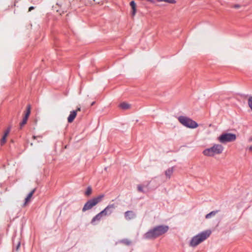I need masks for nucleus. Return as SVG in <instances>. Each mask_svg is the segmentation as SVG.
<instances>
[{"mask_svg": "<svg viewBox=\"0 0 252 252\" xmlns=\"http://www.w3.org/2000/svg\"><path fill=\"white\" fill-rule=\"evenodd\" d=\"M6 136H3L1 140V144L2 145L4 143H5V141H6Z\"/></svg>", "mask_w": 252, "mask_h": 252, "instance_id": "nucleus-24", "label": "nucleus"}, {"mask_svg": "<svg viewBox=\"0 0 252 252\" xmlns=\"http://www.w3.org/2000/svg\"><path fill=\"white\" fill-rule=\"evenodd\" d=\"M158 1V2H162V1H164V0H157Z\"/></svg>", "mask_w": 252, "mask_h": 252, "instance_id": "nucleus-32", "label": "nucleus"}, {"mask_svg": "<svg viewBox=\"0 0 252 252\" xmlns=\"http://www.w3.org/2000/svg\"><path fill=\"white\" fill-rule=\"evenodd\" d=\"M249 141L250 142H252V137H250V138H249Z\"/></svg>", "mask_w": 252, "mask_h": 252, "instance_id": "nucleus-33", "label": "nucleus"}, {"mask_svg": "<svg viewBox=\"0 0 252 252\" xmlns=\"http://www.w3.org/2000/svg\"><path fill=\"white\" fill-rule=\"evenodd\" d=\"M174 171V168L173 167L169 168L165 172V176L167 178L170 179L171 175H172Z\"/></svg>", "mask_w": 252, "mask_h": 252, "instance_id": "nucleus-12", "label": "nucleus"}, {"mask_svg": "<svg viewBox=\"0 0 252 252\" xmlns=\"http://www.w3.org/2000/svg\"><path fill=\"white\" fill-rule=\"evenodd\" d=\"M223 149V147L221 144H215L212 147L205 149L203 151V154L207 157H214L215 155L221 154Z\"/></svg>", "mask_w": 252, "mask_h": 252, "instance_id": "nucleus-3", "label": "nucleus"}, {"mask_svg": "<svg viewBox=\"0 0 252 252\" xmlns=\"http://www.w3.org/2000/svg\"><path fill=\"white\" fill-rule=\"evenodd\" d=\"M164 2L169 3H175L176 2V1L175 0H165Z\"/></svg>", "mask_w": 252, "mask_h": 252, "instance_id": "nucleus-23", "label": "nucleus"}, {"mask_svg": "<svg viewBox=\"0 0 252 252\" xmlns=\"http://www.w3.org/2000/svg\"><path fill=\"white\" fill-rule=\"evenodd\" d=\"M20 247H21L20 242L19 241H18L16 244H14V245L13 246V249L16 251H19L21 250L20 249Z\"/></svg>", "mask_w": 252, "mask_h": 252, "instance_id": "nucleus-15", "label": "nucleus"}, {"mask_svg": "<svg viewBox=\"0 0 252 252\" xmlns=\"http://www.w3.org/2000/svg\"><path fill=\"white\" fill-rule=\"evenodd\" d=\"M30 113H31L30 106L29 105L27 107V111L25 116L29 117V116L30 114Z\"/></svg>", "mask_w": 252, "mask_h": 252, "instance_id": "nucleus-21", "label": "nucleus"}, {"mask_svg": "<svg viewBox=\"0 0 252 252\" xmlns=\"http://www.w3.org/2000/svg\"><path fill=\"white\" fill-rule=\"evenodd\" d=\"M119 106L122 109L126 110L129 109L130 107V105L126 102H122L120 104Z\"/></svg>", "mask_w": 252, "mask_h": 252, "instance_id": "nucleus-13", "label": "nucleus"}, {"mask_svg": "<svg viewBox=\"0 0 252 252\" xmlns=\"http://www.w3.org/2000/svg\"><path fill=\"white\" fill-rule=\"evenodd\" d=\"M130 5L131 6L132 9L136 8V4L134 1H131L130 2Z\"/></svg>", "mask_w": 252, "mask_h": 252, "instance_id": "nucleus-22", "label": "nucleus"}, {"mask_svg": "<svg viewBox=\"0 0 252 252\" xmlns=\"http://www.w3.org/2000/svg\"><path fill=\"white\" fill-rule=\"evenodd\" d=\"M103 197V195H100L88 201L84 205L82 209V211L85 212L92 209L94 206L100 202Z\"/></svg>", "mask_w": 252, "mask_h": 252, "instance_id": "nucleus-5", "label": "nucleus"}, {"mask_svg": "<svg viewBox=\"0 0 252 252\" xmlns=\"http://www.w3.org/2000/svg\"><path fill=\"white\" fill-rule=\"evenodd\" d=\"M120 242L127 246L130 245L131 243V241L127 239L122 240Z\"/></svg>", "mask_w": 252, "mask_h": 252, "instance_id": "nucleus-16", "label": "nucleus"}, {"mask_svg": "<svg viewBox=\"0 0 252 252\" xmlns=\"http://www.w3.org/2000/svg\"><path fill=\"white\" fill-rule=\"evenodd\" d=\"M137 189H138V191H139L140 192H143V187L141 185H138L137 186Z\"/></svg>", "mask_w": 252, "mask_h": 252, "instance_id": "nucleus-25", "label": "nucleus"}, {"mask_svg": "<svg viewBox=\"0 0 252 252\" xmlns=\"http://www.w3.org/2000/svg\"><path fill=\"white\" fill-rule=\"evenodd\" d=\"M92 189L91 187H89L87 188V190L85 192V194L87 196L90 195L92 193Z\"/></svg>", "mask_w": 252, "mask_h": 252, "instance_id": "nucleus-18", "label": "nucleus"}, {"mask_svg": "<svg viewBox=\"0 0 252 252\" xmlns=\"http://www.w3.org/2000/svg\"><path fill=\"white\" fill-rule=\"evenodd\" d=\"M34 9V7L31 6V7H30V8L29 9V11H32V10H33Z\"/></svg>", "mask_w": 252, "mask_h": 252, "instance_id": "nucleus-28", "label": "nucleus"}, {"mask_svg": "<svg viewBox=\"0 0 252 252\" xmlns=\"http://www.w3.org/2000/svg\"><path fill=\"white\" fill-rule=\"evenodd\" d=\"M249 150L251 152H252V146H250L249 147Z\"/></svg>", "mask_w": 252, "mask_h": 252, "instance_id": "nucleus-31", "label": "nucleus"}, {"mask_svg": "<svg viewBox=\"0 0 252 252\" xmlns=\"http://www.w3.org/2000/svg\"><path fill=\"white\" fill-rule=\"evenodd\" d=\"M77 115V111H72L70 112L69 116L67 118V121L68 123H72Z\"/></svg>", "mask_w": 252, "mask_h": 252, "instance_id": "nucleus-9", "label": "nucleus"}, {"mask_svg": "<svg viewBox=\"0 0 252 252\" xmlns=\"http://www.w3.org/2000/svg\"><path fill=\"white\" fill-rule=\"evenodd\" d=\"M236 139V135L231 133H223L218 138V140L221 143H226L234 141Z\"/></svg>", "mask_w": 252, "mask_h": 252, "instance_id": "nucleus-6", "label": "nucleus"}, {"mask_svg": "<svg viewBox=\"0 0 252 252\" xmlns=\"http://www.w3.org/2000/svg\"><path fill=\"white\" fill-rule=\"evenodd\" d=\"M30 113H31L30 106L29 105L27 107V111L25 116L29 117V116L30 114Z\"/></svg>", "mask_w": 252, "mask_h": 252, "instance_id": "nucleus-20", "label": "nucleus"}, {"mask_svg": "<svg viewBox=\"0 0 252 252\" xmlns=\"http://www.w3.org/2000/svg\"><path fill=\"white\" fill-rule=\"evenodd\" d=\"M178 120L182 125L189 128H195L198 126L196 122L187 117L181 116L178 117Z\"/></svg>", "mask_w": 252, "mask_h": 252, "instance_id": "nucleus-4", "label": "nucleus"}, {"mask_svg": "<svg viewBox=\"0 0 252 252\" xmlns=\"http://www.w3.org/2000/svg\"><path fill=\"white\" fill-rule=\"evenodd\" d=\"M94 104V102H92V104H91V105H93Z\"/></svg>", "mask_w": 252, "mask_h": 252, "instance_id": "nucleus-35", "label": "nucleus"}, {"mask_svg": "<svg viewBox=\"0 0 252 252\" xmlns=\"http://www.w3.org/2000/svg\"><path fill=\"white\" fill-rule=\"evenodd\" d=\"M102 216H104V215H103V213L101 211L100 213H99L98 214H97L95 217H94L91 221V223L94 225L95 222L96 221H99Z\"/></svg>", "mask_w": 252, "mask_h": 252, "instance_id": "nucleus-10", "label": "nucleus"}, {"mask_svg": "<svg viewBox=\"0 0 252 252\" xmlns=\"http://www.w3.org/2000/svg\"><path fill=\"white\" fill-rule=\"evenodd\" d=\"M239 7H240V6L238 4H236L234 5L235 8H239Z\"/></svg>", "mask_w": 252, "mask_h": 252, "instance_id": "nucleus-30", "label": "nucleus"}, {"mask_svg": "<svg viewBox=\"0 0 252 252\" xmlns=\"http://www.w3.org/2000/svg\"><path fill=\"white\" fill-rule=\"evenodd\" d=\"M169 229L166 225H158L149 230L144 235L146 239H155L165 233Z\"/></svg>", "mask_w": 252, "mask_h": 252, "instance_id": "nucleus-1", "label": "nucleus"}, {"mask_svg": "<svg viewBox=\"0 0 252 252\" xmlns=\"http://www.w3.org/2000/svg\"><path fill=\"white\" fill-rule=\"evenodd\" d=\"M115 208H116V206L115 204H109L101 212L104 216H109L113 212V211L115 209Z\"/></svg>", "mask_w": 252, "mask_h": 252, "instance_id": "nucleus-7", "label": "nucleus"}, {"mask_svg": "<svg viewBox=\"0 0 252 252\" xmlns=\"http://www.w3.org/2000/svg\"><path fill=\"white\" fill-rule=\"evenodd\" d=\"M125 217L126 220H129L134 219L136 215L133 211H128L125 212Z\"/></svg>", "mask_w": 252, "mask_h": 252, "instance_id": "nucleus-8", "label": "nucleus"}, {"mask_svg": "<svg viewBox=\"0 0 252 252\" xmlns=\"http://www.w3.org/2000/svg\"><path fill=\"white\" fill-rule=\"evenodd\" d=\"M28 117L25 116L23 119L22 122L20 123V128H21L22 126L25 125L27 121Z\"/></svg>", "mask_w": 252, "mask_h": 252, "instance_id": "nucleus-17", "label": "nucleus"}, {"mask_svg": "<svg viewBox=\"0 0 252 252\" xmlns=\"http://www.w3.org/2000/svg\"><path fill=\"white\" fill-rule=\"evenodd\" d=\"M148 1H149L151 3H155V1L154 0H147Z\"/></svg>", "mask_w": 252, "mask_h": 252, "instance_id": "nucleus-29", "label": "nucleus"}, {"mask_svg": "<svg viewBox=\"0 0 252 252\" xmlns=\"http://www.w3.org/2000/svg\"><path fill=\"white\" fill-rule=\"evenodd\" d=\"M211 231L207 230L201 232L193 237L190 240L189 245L191 247H195L207 239L211 235Z\"/></svg>", "mask_w": 252, "mask_h": 252, "instance_id": "nucleus-2", "label": "nucleus"}, {"mask_svg": "<svg viewBox=\"0 0 252 252\" xmlns=\"http://www.w3.org/2000/svg\"><path fill=\"white\" fill-rule=\"evenodd\" d=\"M10 132V128H8L4 132V136H7V135H8L9 133Z\"/></svg>", "mask_w": 252, "mask_h": 252, "instance_id": "nucleus-26", "label": "nucleus"}, {"mask_svg": "<svg viewBox=\"0 0 252 252\" xmlns=\"http://www.w3.org/2000/svg\"><path fill=\"white\" fill-rule=\"evenodd\" d=\"M218 212V211H213L210 213L207 214L205 216V218L207 219L211 218L212 217L215 216L216 214Z\"/></svg>", "mask_w": 252, "mask_h": 252, "instance_id": "nucleus-14", "label": "nucleus"}, {"mask_svg": "<svg viewBox=\"0 0 252 252\" xmlns=\"http://www.w3.org/2000/svg\"><path fill=\"white\" fill-rule=\"evenodd\" d=\"M35 189H33L32 191H31L27 195V197L25 198V203L24 204V206L26 205L27 203H28L30 201L32 197L33 193H34Z\"/></svg>", "mask_w": 252, "mask_h": 252, "instance_id": "nucleus-11", "label": "nucleus"}, {"mask_svg": "<svg viewBox=\"0 0 252 252\" xmlns=\"http://www.w3.org/2000/svg\"><path fill=\"white\" fill-rule=\"evenodd\" d=\"M132 13H131V15H132V16H134L135 15L136 11V8L132 9Z\"/></svg>", "mask_w": 252, "mask_h": 252, "instance_id": "nucleus-27", "label": "nucleus"}, {"mask_svg": "<svg viewBox=\"0 0 252 252\" xmlns=\"http://www.w3.org/2000/svg\"><path fill=\"white\" fill-rule=\"evenodd\" d=\"M248 104L252 111V96H250L248 99Z\"/></svg>", "mask_w": 252, "mask_h": 252, "instance_id": "nucleus-19", "label": "nucleus"}, {"mask_svg": "<svg viewBox=\"0 0 252 252\" xmlns=\"http://www.w3.org/2000/svg\"><path fill=\"white\" fill-rule=\"evenodd\" d=\"M76 111H77V112L78 111H80V108H78L77 109Z\"/></svg>", "mask_w": 252, "mask_h": 252, "instance_id": "nucleus-34", "label": "nucleus"}]
</instances>
